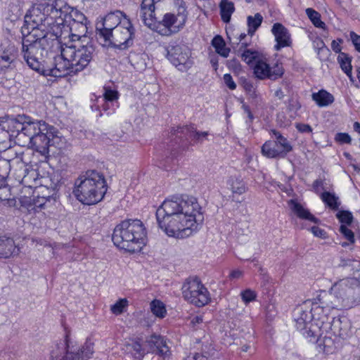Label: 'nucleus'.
Returning a JSON list of instances; mask_svg holds the SVG:
<instances>
[{"label":"nucleus","mask_w":360,"mask_h":360,"mask_svg":"<svg viewBox=\"0 0 360 360\" xmlns=\"http://www.w3.org/2000/svg\"><path fill=\"white\" fill-rule=\"evenodd\" d=\"M8 129L11 136L18 140L27 141L28 144L44 156L49 152V146L54 143V137L50 127L44 121H33L30 117L18 115L8 122Z\"/></svg>","instance_id":"20e7f679"},{"label":"nucleus","mask_w":360,"mask_h":360,"mask_svg":"<svg viewBox=\"0 0 360 360\" xmlns=\"http://www.w3.org/2000/svg\"><path fill=\"white\" fill-rule=\"evenodd\" d=\"M312 312L310 311V301L305 302L294 311L295 326L302 335L309 341H315L318 336H311L310 328L314 323Z\"/></svg>","instance_id":"2eb2a0df"},{"label":"nucleus","mask_w":360,"mask_h":360,"mask_svg":"<svg viewBox=\"0 0 360 360\" xmlns=\"http://www.w3.org/2000/svg\"><path fill=\"white\" fill-rule=\"evenodd\" d=\"M225 84L231 89L234 90L236 84L234 82L232 76L230 74H225L223 77Z\"/></svg>","instance_id":"13d9d810"},{"label":"nucleus","mask_w":360,"mask_h":360,"mask_svg":"<svg viewBox=\"0 0 360 360\" xmlns=\"http://www.w3.org/2000/svg\"><path fill=\"white\" fill-rule=\"evenodd\" d=\"M150 309L153 314L160 318H163L166 314V309L164 304L160 301L155 300L150 303Z\"/></svg>","instance_id":"79ce46f5"},{"label":"nucleus","mask_w":360,"mask_h":360,"mask_svg":"<svg viewBox=\"0 0 360 360\" xmlns=\"http://www.w3.org/2000/svg\"><path fill=\"white\" fill-rule=\"evenodd\" d=\"M60 54L53 56V61L49 64L47 62L41 72L44 76L62 77L68 74H72V65L69 60L65 58V47L60 44Z\"/></svg>","instance_id":"dca6fc26"},{"label":"nucleus","mask_w":360,"mask_h":360,"mask_svg":"<svg viewBox=\"0 0 360 360\" xmlns=\"http://www.w3.org/2000/svg\"><path fill=\"white\" fill-rule=\"evenodd\" d=\"M244 88L246 91L248 93H254L255 92V88L253 85L250 82H245L244 84Z\"/></svg>","instance_id":"0e129e2a"},{"label":"nucleus","mask_w":360,"mask_h":360,"mask_svg":"<svg viewBox=\"0 0 360 360\" xmlns=\"http://www.w3.org/2000/svg\"><path fill=\"white\" fill-rule=\"evenodd\" d=\"M269 65L262 60H258L254 66V74L260 79H269Z\"/></svg>","instance_id":"c9c22d12"},{"label":"nucleus","mask_w":360,"mask_h":360,"mask_svg":"<svg viewBox=\"0 0 360 360\" xmlns=\"http://www.w3.org/2000/svg\"><path fill=\"white\" fill-rule=\"evenodd\" d=\"M226 184L233 193L242 195L246 191L245 184L239 176H231Z\"/></svg>","instance_id":"72a5a7b5"},{"label":"nucleus","mask_w":360,"mask_h":360,"mask_svg":"<svg viewBox=\"0 0 360 360\" xmlns=\"http://www.w3.org/2000/svg\"><path fill=\"white\" fill-rule=\"evenodd\" d=\"M210 63L215 70H217L218 68V59L217 57H212L210 58Z\"/></svg>","instance_id":"69168bd1"},{"label":"nucleus","mask_w":360,"mask_h":360,"mask_svg":"<svg viewBox=\"0 0 360 360\" xmlns=\"http://www.w3.org/2000/svg\"><path fill=\"white\" fill-rule=\"evenodd\" d=\"M263 20V17L259 13H256L254 16L249 15L247 18L248 30V32L251 36L253 35L255 31L259 27Z\"/></svg>","instance_id":"e433bc0d"},{"label":"nucleus","mask_w":360,"mask_h":360,"mask_svg":"<svg viewBox=\"0 0 360 360\" xmlns=\"http://www.w3.org/2000/svg\"><path fill=\"white\" fill-rule=\"evenodd\" d=\"M107 190L103 174L96 170H89L75 181L73 194L82 204L91 205L102 200Z\"/></svg>","instance_id":"423d86ee"},{"label":"nucleus","mask_w":360,"mask_h":360,"mask_svg":"<svg viewBox=\"0 0 360 360\" xmlns=\"http://www.w3.org/2000/svg\"><path fill=\"white\" fill-rule=\"evenodd\" d=\"M17 55V49L9 41L6 40L0 44V72L11 68Z\"/></svg>","instance_id":"6ab92c4d"},{"label":"nucleus","mask_w":360,"mask_h":360,"mask_svg":"<svg viewBox=\"0 0 360 360\" xmlns=\"http://www.w3.org/2000/svg\"><path fill=\"white\" fill-rule=\"evenodd\" d=\"M159 226L170 237L184 238L195 233L204 217L193 196L175 195L166 199L156 211Z\"/></svg>","instance_id":"f257e3e1"},{"label":"nucleus","mask_w":360,"mask_h":360,"mask_svg":"<svg viewBox=\"0 0 360 360\" xmlns=\"http://www.w3.org/2000/svg\"><path fill=\"white\" fill-rule=\"evenodd\" d=\"M243 108H244L245 112L248 114V116L250 118V120H252L253 119V115L251 112L249 107L246 106V105H243Z\"/></svg>","instance_id":"338daca9"},{"label":"nucleus","mask_w":360,"mask_h":360,"mask_svg":"<svg viewBox=\"0 0 360 360\" xmlns=\"http://www.w3.org/2000/svg\"><path fill=\"white\" fill-rule=\"evenodd\" d=\"M269 79L276 80L282 77L284 70L281 64H276L272 68L269 67Z\"/></svg>","instance_id":"de8ad7c7"},{"label":"nucleus","mask_w":360,"mask_h":360,"mask_svg":"<svg viewBox=\"0 0 360 360\" xmlns=\"http://www.w3.org/2000/svg\"><path fill=\"white\" fill-rule=\"evenodd\" d=\"M128 305V301L127 299H120L110 307V310L112 314L119 315L123 313L124 309Z\"/></svg>","instance_id":"a18cd8bd"},{"label":"nucleus","mask_w":360,"mask_h":360,"mask_svg":"<svg viewBox=\"0 0 360 360\" xmlns=\"http://www.w3.org/2000/svg\"><path fill=\"white\" fill-rule=\"evenodd\" d=\"M292 211L297 215V217L302 219L309 220L315 224L319 223V219L315 217L310 212L305 209L300 203L296 200L291 199L288 202Z\"/></svg>","instance_id":"c85d7f7f"},{"label":"nucleus","mask_w":360,"mask_h":360,"mask_svg":"<svg viewBox=\"0 0 360 360\" xmlns=\"http://www.w3.org/2000/svg\"><path fill=\"white\" fill-rule=\"evenodd\" d=\"M39 172L34 169H28L24 178L21 179L20 184L24 186L38 189V181L39 179Z\"/></svg>","instance_id":"473e14b6"},{"label":"nucleus","mask_w":360,"mask_h":360,"mask_svg":"<svg viewBox=\"0 0 360 360\" xmlns=\"http://www.w3.org/2000/svg\"><path fill=\"white\" fill-rule=\"evenodd\" d=\"M271 32L275 37L276 44L274 46L276 51H279L282 48L290 46L292 44L291 36L288 29L281 23L276 22L274 24Z\"/></svg>","instance_id":"4be33fe9"},{"label":"nucleus","mask_w":360,"mask_h":360,"mask_svg":"<svg viewBox=\"0 0 360 360\" xmlns=\"http://www.w3.org/2000/svg\"><path fill=\"white\" fill-rule=\"evenodd\" d=\"M243 275V272L239 269H235V270H233L230 274H229V278L231 279H238L240 278H241Z\"/></svg>","instance_id":"680f3d73"},{"label":"nucleus","mask_w":360,"mask_h":360,"mask_svg":"<svg viewBox=\"0 0 360 360\" xmlns=\"http://www.w3.org/2000/svg\"><path fill=\"white\" fill-rule=\"evenodd\" d=\"M146 229L141 220L126 219L115 227L112 240L117 248L135 252L146 245Z\"/></svg>","instance_id":"39448f33"},{"label":"nucleus","mask_w":360,"mask_h":360,"mask_svg":"<svg viewBox=\"0 0 360 360\" xmlns=\"http://www.w3.org/2000/svg\"><path fill=\"white\" fill-rule=\"evenodd\" d=\"M31 9L25 16V22L27 28L31 30L25 35L22 41L21 55L27 65L32 70L41 74L46 61L49 53L58 50L60 46L59 37L49 26L42 28L41 22L35 23L30 18Z\"/></svg>","instance_id":"f03ea898"},{"label":"nucleus","mask_w":360,"mask_h":360,"mask_svg":"<svg viewBox=\"0 0 360 360\" xmlns=\"http://www.w3.org/2000/svg\"><path fill=\"white\" fill-rule=\"evenodd\" d=\"M34 193H37V195H34L32 197L30 198H24L22 200V203L23 206L27 207L30 212H33L35 213L44 207L50 195L48 197L39 196V191H37L36 190L34 191Z\"/></svg>","instance_id":"393cba45"},{"label":"nucleus","mask_w":360,"mask_h":360,"mask_svg":"<svg viewBox=\"0 0 360 360\" xmlns=\"http://www.w3.org/2000/svg\"><path fill=\"white\" fill-rule=\"evenodd\" d=\"M314 46L319 50H321L323 48L326 49V46L323 41L319 38H317L314 41Z\"/></svg>","instance_id":"e2e57ef3"},{"label":"nucleus","mask_w":360,"mask_h":360,"mask_svg":"<svg viewBox=\"0 0 360 360\" xmlns=\"http://www.w3.org/2000/svg\"><path fill=\"white\" fill-rule=\"evenodd\" d=\"M349 36L355 49L360 53V35L356 34L354 32H350Z\"/></svg>","instance_id":"4d7b16f0"},{"label":"nucleus","mask_w":360,"mask_h":360,"mask_svg":"<svg viewBox=\"0 0 360 360\" xmlns=\"http://www.w3.org/2000/svg\"><path fill=\"white\" fill-rule=\"evenodd\" d=\"M64 32H70L69 37L71 39V43L79 41L82 37H85L87 32V27L85 23L70 22L65 23V28L63 29Z\"/></svg>","instance_id":"cd10ccee"},{"label":"nucleus","mask_w":360,"mask_h":360,"mask_svg":"<svg viewBox=\"0 0 360 360\" xmlns=\"http://www.w3.org/2000/svg\"><path fill=\"white\" fill-rule=\"evenodd\" d=\"M340 233L347 238L350 243L355 242L354 235L353 231L348 229L345 225L342 224L340 227Z\"/></svg>","instance_id":"603ef678"},{"label":"nucleus","mask_w":360,"mask_h":360,"mask_svg":"<svg viewBox=\"0 0 360 360\" xmlns=\"http://www.w3.org/2000/svg\"><path fill=\"white\" fill-rule=\"evenodd\" d=\"M212 45L215 51L224 58L229 56L230 49L226 47V43L220 35L215 36L212 40Z\"/></svg>","instance_id":"f704fd0d"},{"label":"nucleus","mask_w":360,"mask_h":360,"mask_svg":"<svg viewBox=\"0 0 360 360\" xmlns=\"http://www.w3.org/2000/svg\"><path fill=\"white\" fill-rule=\"evenodd\" d=\"M184 298L190 303L202 307L210 302V295L208 290L197 277H189L182 285Z\"/></svg>","instance_id":"9d476101"},{"label":"nucleus","mask_w":360,"mask_h":360,"mask_svg":"<svg viewBox=\"0 0 360 360\" xmlns=\"http://www.w3.org/2000/svg\"><path fill=\"white\" fill-rule=\"evenodd\" d=\"M311 231L316 237L325 239L328 237L327 233L325 230L319 228V226H314L311 228Z\"/></svg>","instance_id":"6e6d98bb"},{"label":"nucleus","mask_w":360,"mask_h":360,"mask_svg":"<svg viewBox=\"0 0 360 360\" xmlns=\"http://www.w3.org/2000/svg\"><path fill=\"white\" fill-rule=\"evenodd\" d=\"M135 30L130 20L127 17L122 18L121 24L114 30L110 41L119 49L125 50L134 43Z\"/></svg>","instance_id":"4468645a"},{"label":"nucleus","mask_w":360,"mask_h":360,"mask_svg":"<svg viewBox=\"0 0 360 360\" xmlns=\"http://www.w3.org/2000/svg\"><path fill=\"white\" fill-rule=\"evenodd\" d=\"M28 169L21 157L17 156L11 160L0 159V176L3 178L9 175L20 184Z\"/></svg>","instance_id":"f3484780"},{"label":"nucleus","mask_w":360,"mask_h":360,"mask_svg":"<svg viewBox=\"0 0 360 360\" xmlns=\"http://www.w3.org/2000/svg\"><path fill=\"white\" fill-rule=\"evenodd\" d=\"M319 304L325 308L326 313H330L332 309L342 308L341 304L337 299L335 293L330 289V291L322 290L314 299Z\"/></svg>","instance_id":"5701e85b"},{"label":"nucleus","mask_w":360,"mask_h":360,"mask_svg":"<svg viewBox=\"0 0 360 360\" xmlns=\"http://www.w3.org/2000/svg\"><path fill=\"white\" fill-rule=\"evenodd\" d=\"M341 43H342V39H339L338 41H337L336 40L332 41L331 49H333V51L335 53H340L341 49H342V48L340 46Z\"/></svg>","instance_id":"052dcab7"},{"label":"nucleus","mask_w":360,"mask_h":360,"mask_svg":"<svg viewBox=\"0 0 360 360\" xmlns=\"http://www.w3.org/2000/svg\"><path fill=\"white\" fill-rule=\"evenodd\" d=\"M104 89L103 97L105 101L112 102L118 99L119 93L117 91L108 88H104Z\"/></svg>","instance_id":"3c124183"},{"label":"nucleus","mask_w":360,"mask_h":360,"mask_svg":"<svg viewBox=\"0 0 360 360\" xmlns=\"http://www.w3.org/2000/svg\"><path fill=\"white\" fill-rule=\"evenodd\" d=\"M131 347L134 356L137 359H142L148 353V351L138 341L134 342Z\"/></svg>","instance_id":"49530a36"},{"label":"nucleus","mask_w":360,"mask_h":360,"mask_svg":"<svg viewBox=\"0 0 360 360\" xmlns=\"http://www.w3.org/2000/svg\"><path fill=\"white\" fill-rule=\"evenodd\" d=\"M167 51L168 60L176 67L185 65L190 55L189 50L186 46L178 44L176 42L169 44Z\"/></svg>","instance_id":"aec40b11"},{"label":"nucleus","mask_w":360,"mask_h":360,"mask_svg":"<svg viewBox=\"0 0 360 360\" xmlns=\"http://www.w3.org/2000/svg\"><path fill=\"white\" fill-rule=\"evenodd\" d=\"M19 248L15 244L13 238L6 236H0V257L10 258L17 255Z\"/></svg>","instance_id":"a878e982"},{"label":"nucleus","mask_w":360,"mask_h":360,"mask_svg":"<svg viewBox=\"0 0 360 360\" xmlns=\"http://www.w3.org/2000/svg\"><path fill=\"white\" fill-rule=\"evenodd\" d=\"M238 52L240 53L241 59L248 65H250L258 56L257 51L246 48H243L242 51L239 49Z\"/></svg>","instance_id":"37998d69"},{"label":"nucleus","mask_w":360,"mask_h":360,"mask_svg":"<svg viewBox=\"0 0 360 360\" xmlns=\"http://www.w3.org/2000/svg\"><path fill=\"white\" fill-rule=\"evenodd\" d=\"M31 17L35 23L45 22L44 26H49L55 36L60 38L63 34L65 23H85L86 16L78 10L70 6L63 0H49L34 5L31 8Z\"/></svg>","instance_id":"7ed1b4c3"},{"label":"nucleus","mask_w":360,"mask_h":360,"mask_svg":"<svg viewBox=\"0 0 360 360\" xmlns=\"http://www.w3.org/2000/svg\"><path fill=\"white\" fill-rule=\"evenodd\" d=\"M336 217L342 224L350 225L353 221V216L349 211H339L336 214Z\"/></svg>","instance_id":"09e8293b"},{"label":"nucleus","mask_w":360,"mask_h":360,"mask_svg":"<svg viewBox=\"0 0 360 360\" xmlns=\"http://www.w3.org/2000/svg\"><path fill=\"white\" fill-rule=\"evenodd\" d=\"M146 342L151 348H155V354L162 357L164 360L169 359L171 352L162 336L152 335L147 338Z\"/></svg>","instance_id":"b1692460"},{"label":"nucleus","mask_w":360,"mask_h":360,"mask_svg":"<svg viewBox=\"0 0 360 360\" xmlns=\"http://www.w3.org/2000/svg\"><path fill=\"white\" fill-rule=\"evenodd\" d=\"M11 196V188L0 181V201H8Z\"/></svg>","instance_id":"8fccbe9b"},{"label":"nucleus","mask_w":360,"mask_h":360,"mask_svg":"<svg viewBox=\"0 0 360 360\" xmlns=\"http://www.w3.org/2000/svg\"><path fill=\"white\" fill-rule=\"evenodd\" d=\"M58 176L53 174V176H39L38 181V188H46L51 192L54 191L59 184Z\"/></svg>","instance_id":"7c9ffc66"},{"label":"nucleus","mask_w":360,"mask_h":360,"mask_svg":"<svg viewBox=\"0 0 360 360\" xmlns=\"http://www.w3.org/2000/svg\"><path fill=\"white\" fill-rule=\"evenodd\" d=\"M276 141H267L262 146V153L268 158H284L292 150V146L288 139L276 131L272 130Z\"/></svg>","instance_id":"f8f14e48"},{"label":"nucleus","mask_w":360,"mask_h":360,"mask_svg":"<svg viewBox=\"0 0 360 360\" xmlns=\"http://www.w3.org/2000/svg\"><path fill=\"white\" fill-rule=\"evenodd\" d=\"M321 198L327 206L333 210H338L340 205L338 202V197H337L334 193H331L328 191L322 193Z\"/></svg>","instance_id":"4c0bfd02"},{"label":"nucleus","mask_w":360,"mask_h":360,"mask_svg":"<svg viewBox=\"0 0 360 360\" xmlns=\"http://www.w3.org/2000/svg\"><path fill=\"white\" fill-rule=\"evenodd\" d=\"M188 13L184 6L180 5L177 13H165L162 19L155 25V16L151 29L155 30L162 36H170L178 33L185 26Z\"/></svg>","instance_id":"1a4fd4ad"},{"label":"nucleus","mask_w":360,"mask_h":360,"mask_svg":"<svg viewBox=\"0 0 360 360\" xmlns=\"http://www.w3.org/2000/svg\"><path fill=\"white\" fill-rule=\"evenodd\" d=\"M310 311L314 316V323L310 328L311 336L321 337L324 333L328 330V314L325 311V308L319 304L316 301L310 302Z\"/></svg>","instance_id":"a211bd4d"},{"label":"nucleus","mask_w":360,"mask_h":360,"mask_svg":"<svg viewBox=\"0 0 360 360\" xmlns=\"http://www.w3.org/2000/svg\"><path fill=\"white\" fill-rule=\"evenodd\" d=\"M124 16L127 15L123 12L116 11L101 18L96 23V35L103 39L104 42L110 41L112 32L121 24Z\"/></svg>","instance_id":"ddd939ff"},{"label":"nucleus","mask_w":360,"mask_h":360,"mask_svg":"<svg viewBox=\"0 0 360 360\" xmlns=\"http://www.w3.org/2000/svg\"><path fill=\"white\" fill-rule=\"evenodd\" d=\"M342 307L348 306L356 300V291L360 290V286L354 278H344L336 282L331 287Z\"/></svg>","instance_id":"9b49d317"},{"label":"nucleus","mask_w":360,"mask_h":360,"mask_svg":"<svg viewBox=\"0 0 360 360\" xmlns=\"http://www.w3.org/2000/svg\"><path fill=\"white\" fill-rule=\"evenodd\" d=\"M246 37V34L245 33H240L238 36V37L236 38L235 41H231L232 43L233 47L234 48L233 45H240V51H242L243 48H247L248 44L247 42H244L243 39ZM230 41H231V39L229 37Z\"/></svg>","instance_id":"5fc2aeb1"},{"label":"nucleus","mask_w":360,"mask_h":360,"mask_svg":"<svg viewBox=\"0 0 360 360\" xmlns=\"http://www.w3.org/2000/svg\"><path fill=\"white\" fill-rule=\"evenodd\" d=\"M328 333L343 340L347 339L352 333L351 323L347 318H333L332 321H328V333H324L326 335Z\"/></svg>","instance_id":"412c9836"},{"label":"nucleus","mask_w":360,"mask_h":360,"mask_svg":"<svg viewBox=\"0 0 360 360\" xmlns=\"http://www.w3.org/2000/svg\"><path fill=\"white\" fill-rule=\"evenodd\" d=\"M219 8L221 20L226 23L229 22L231 15L235 11L233 2L229 0H221L219 4Z\"/></svg>","instance_id":"2f4dec72"},{"label":"nucleus","mask_w":360,"mask_h":360,"mask_svg":"<svg viewBox=\"0 0 360 360\" xmlns=\"http://www.w3.org/2000/svg\"><path fill=\"white\" fill-rule=\"evenodd\" d=\"M63 46V53L65 58L70 62L72 74H77L86 68L95 54V47L91 42L83 44L78 41L75 44H65Z\"/></svg>","instance_id":"6e6552de"},{"label":"nucleus","mask_w":360,"mask_h":360,"mask_svg":"<svg viewBox=\"0 0 360 360\" xmlns=\"http://www.w3.org/2000/svg\"><path fill=\"white\" fill-rule=\"evenodd\" d=\"M295 127H296V129H297V131L301 133H311L312 132V128L308 124L297 123V124H296Z\"/></svg>","instance_id":"bf43d9fd"},{"label":"nucleus","mask_w":360,"mask_h":360,"mask_svg":"<svg viewBox=\"0 0 360 360\" xmlns=\"http://www.w3.org/2000/svg\"><path fill=\"white\" fill-rule=\"evenodd\" d=\"M213 347L210 345H205L200 353L196 352L193 355L188 356L185 360H207L213 354Z\"/></svg>","instance_id":"ea45409f"},{"label":"nucleus","mask_w":360,"mask_h":360,"mask_svg":"<svg viewBox=\"0 0 360 360\" xmlns=\"http://www.w3.org/2000/svg\"><path fill=\"white\" fill-rule=\"evenodd\" d=\"M240 295L243 302L245 304H248L250 302L256 300L257 297V292L250 288L241 291Z\"/></svg>","instance_id":"c03bdc74"},{"label":"nucleus","mask_w":360,"mask_h":360,"mask_svg":"<svg viewBox=\"0 0 360 360\" xmlns=\"http://www.w3.org/2000/svg\"><path fill=\"white\" fill-rule=\"evenodd\" d=\"M335 140L341 144H343V143L350 144L352 142L351 136L347 133H342V132L336 134Z\"/></svg>","instance_id":"864d4df0"},{"label":"nucleus","mask_w":360,"mask_h":360,"mask_svg":"<svg viewBox=\"0 0 360 360\" xmlns=\"http://www.w3.org/2000/svg\"><path fill=\"white\" fill-rule=\"evenodd\" d=\"M341 69L352 80V65L350 58L344 53H342L338 58Z\"/></svg>","instance_id":"a19ab883"},{"label":"nucleus","mask_w":360,"mask_h":360,"mask_svg":"<svg viewBox=\"0 0 360 360\" xmlns=\"http://www.w3.org/2000/svg\"><path fill=\"white\" fill-rule=\"evenodd\" d=\"M172 134L179 137H181V135L184 134L186 138L192 139L196 142L202 141V139L206 138L208 135L207 131H198L191 126L177 127V129L172 130Z\"/></svg>","instance_id":"bb28decb"},{"label":"nucleus","mask_w":360,"mask_h":360,"mask_svg":"<svg viewBox=\"0 0 360 360\" xmlns=\"http://www.w3.org/2000/svg\"><path fill=\"white\" fill-rule=\"evenodd\" d=\"M94 343L86 340L79 346L70 338V332L66 331L63 339L56 340L49 347L50 360H89L91 358Z\"/></svg>","instance_id":"0eeeda50"},{"label":"nucleus","mask_w":360,"mask_h":360,"mask_svg":"<svg viewBox=\"0 0 360 360\" xmlns=\"http://www.w3.org/2000/svg\"><path fill=\"white\" fill-rule=\"evenodd\" d=\"M243 108H244L245 112L248 114V116L250 118V120H252L253 119V115L251 112L249 107L246 106V105H243Z\"/></svg>","instance_id":"774afa93"},{"label":"nucleus","mask_w":360,"mask_h":360,"mask_svg":"<svg viewBox=\"0 0 360 360\" xmlns=\"http://www.w3.org/2000/svg\"><path fill=\"white\" fill-rule=\"evenodd\" d=\"M306 14L312 22V24L319 28L326 29V24L321 19V14L311 8L306 9Z\"/></svg>","instance_id":"58836bf2"},{"label":"nucleus","mask_w":360,"mask_h":360,"mask_svg":"<svg viewBox=\"0 0 360 360\" xmlns=\"http://www.w3.org/2000/svg\"><path fill=\"white\" fill-rule=\"evenodd\" d=\"M311 98L319 107L328 106L335 101L334 96L330 93L324 89H321L318 92L313 93Z\"/></svg>","instance_id":"c756f323"}]
</instances>
